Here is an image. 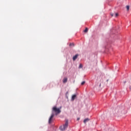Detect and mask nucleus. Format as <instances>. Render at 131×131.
Returning a JSON list of instances; mask_svg holds the SVG:
<instances>
[{
	"instance_id": "nucleus-9",
	"label": "nucleus",
	"mask_w": 131,
	"mask_h": 131,
	"mask_svg": "<svg viewBox=\"0 0 131 131\" xmlns=\"http://www.w3.org/2000/svg\"><path fill=\"white\" fill-rule=\"evenodd\" d=\"M88 31V28H86L84 30V32L85 33H87Z\"/></svg>"
},
{
	"instance_id": "nucleus-15",
	"label": "nucleus",
	"mask_w": 131,
	"mask_h": 131,
	"mask_svg": "<svg viewBox=\"0 0 131 131\" xmlns=\"http://www.w3.org/2000/svg\"><path fill=\"white\" fill-rule=\"evenodd\" d=\"M111 15L113 17L114 16V14L113 13H111Z\"/></svg>"
},
{
	"instance_id": "nucleus-11",
	"label": "nucleus",
	"mask_w": 131,
	"mask_h": 131,
	"mask_svg": "<svg viewBox=\"0 0 131 131\" xmlns=\"http://www.w3.org/2000/svg\"><path fill=\"white\" fill-rule=\"evenodd\" d=\"M85 81H83L81 82V84L82 85H84V84H85Z\"/></svg>"
},
{
	"instance_id": "nucleus-19",
	"label": "nucleus",
	"mask_w": 131,
	"mask_h": 131,
	"mask_svg": "<svg viewBox=\"0 0 131 131\" xmlns=\"http://www.w3.org/2000/svg\"><path fill=\"white\" fill-rule=\"evenodd\" d=\"M108 81V80L107 79V81Z\"/></svg>"
},
{
	"instance_id": "nucleus-10",
	"label": "nucleus",
	"mask_w": 131,
	"mask_h": 131,
	"mask_svg": "<svg viewBox=\"0 0 131 131\" xmlns=\"http://www.w3.org/2000/svg\"><path fill=\"white\" fill-rule=\"evenodd\" d=\"M83 66H82V64H80L79 66V69H81V68H82Z\"/></svg>"
},
{
	"instance_id": "nucleus-1",
	"label": "nucleus",
	"mask_w": 131,
	"mask_h": 131,
	"mask_svg": "<svg viewBox=\"0 0 131 131\" xmlns=\"http://www.w3.org/2000/svg\"><path fill=\"white\" fill-rule=\"evenodd\" d=\"M68 127V120L66 119L65 120V123L63 126H60L59 127V129L61 131H64L66 130V128H67Z\"/></svg>"
},
{
	"instance_id": "nucleus-3",
	"label": "nucleus",
	"mask_w": 131,
	"mask_h": 131,
	"mask_svg": "<svg viewBox=\"0 0 131 131\" xmlns=\"http://www.w3.org/2000/svg\"><path fill=\"white\" fill-rule=\"evenodd\" d=\"M53 112H54L55 113V115L57 116L58 114H60L61 112L59 108H57L56 106H54L53 108Z\"/></svg>"
},
{
	"instance_id": "nucleus-16",
	"label": "nucleus",
	"mask_w": 131,
	"mask_h": 131,
	"mask_svg": "<svg viewBox=\"0 0 131 131\" xmlns=\"http://www.w3.org/2000/svg\"><path fill=\"white\" fill-rule=\"evenodd\" d=\"M69 94V92H66V95H68Z\"/></svg>"
},
{
	"instance_id": "nucleus-13",
	"label": "nucleus",
	"mask_w": 131,
	"mask_h": 131,
	"mask_svg": "<svg viewBox=\"0 0 131 131\" xmlns=\"http://www.w3.org/2000/svg\"><path fill=\"white\" fill-rule=\"evenodd\" d=\"M126 8H127V11H129V6L127 5V6H126Z\"/></svg>"
},
{
	"instance_id": "nucleus-2",
	"label": "nucleus",
	"mask_w": 131,
	"mask_h": 131,
	"mask_svg": "<svg viewBox=\"0 0 131 131\" xmlns=\"http://www.w3.org/2000/svg\"><path fill=\"white\" fill-rule=\"evenodd\" d=\"M112 43V41H108L107 42V45L105 46V52H108L112 50V48H110L111 47V43Z\"/></svg>"
},
{
	"instance_id": "nucleus-7",
	"label": "nucleus",
	"mask_w": 131,
	"mask_h": 131,
	"mask_svg": "<svg viewBox=\"0 0 131 131\" xmlns=\"http://www.w3.org/2000/svg\"><path fill=\"white\" fill-rule=\"evenodd\" d=\"M68 81V78L67 77H64L63 79V83H66Z\"/></svg>"
},
{
	"instance_id": "nucleus-5",
	"label": "nucleus",
	"mask_w": 131,
	"mask_h": 131,
	"mask_svg": "<svg viewBox=\"0 0 131 131\" xmlns=\"http://www.w3.org/2000/svg\"><path fill=\"white\" fill-rule=\"evenodd\" d=\"M79 55L78 54H75L73 57V61L76 60V59L78 58Z\"/></svg>"
},
{
	"instance_id": "nucleus-6",
	"label": "nucleus",
	"mask_w": 131,
	"mask_h": 131,
	"mask_svg": "<svg viewBox=\"0 0 131 131\" xmlns=\"http://www.w3.org/2000/svg\"><path fill=\"white\" fill-rule=\"evenodd\" d=\"M90 120V119H89V118H86V119H85L83 121V122L84 124H85L86 122L89 121Z\"/></svg>"
},
{
	"instance_id": "nucleus-14",
	"label": "nucleus",
	"mask_w": 131,
	"mask_h": 131,
	"mask_svg": "<svg viewBox=\"0 0 131 131\" xmlns=\"http://www.w3.org/2000/svg\"><path fill=\"white\" fill-rule=\"evenodd\" d=\"M118 16V13H116L115 14V17H117Z\"/></svg>"
},
{
	"instance_id": "nucleus-18",
	"label": "nucleus",
	"mask_w": 131,
	"mask_h": 131,
	"mask_svg": "<svg viewBox=\"0 0 131 131\" xmlns=\"http://www.w3.org/2000/svg\"><path fill=\"white\" fill-rule=\"evenodd\" d=\"M126 83V81L124 82V83Z\"/></svg>"
},
{
	"instance_id": "nucleus-8",
	"label": "nucleus",
	"mask_w": 131,
	"mask_h": 131,
	"mask_svg": "<svg viewBox=\"0 0 131 131\" xmlns=\"http://www.w3.org/2000/svg\"><path fill=\"white\" fill-rule=\"evenodd\" d=\"M76 95L74 94L73 96H72L71 100L74 101L75 100V99L76 98Z\"/></svg>"
},
{
	"instance_id": "nucleus-17",
	"label": "nucleus",
	"mask_w": 131,
	"mask_h": 131,
	"mask_svg": "<svg viewBox=\"0 0 131 131\" xmlns=\"http://www.w3.org/2000/svg\"><path fill=\"white\" fill-rule=\"evenodd\" d=\"M80 120V118H77V120Z\"/></svg>"
},
{
	"instance_id": "nucleus-12",
	"label": "nucleus",
	"mask_w": 131,
	"mask_h": 131,
	"mask_svg": "<svg viewBox=\"0 0 131 131\" xmlns=\"http://www.w3.org/2000/svg\"><path fill=\"white\" fill-rule=\"evenodd\" d=\"M70 47H71V46H74V45L73 43H70V45H69Z\"/></svg>"
},
{
	"instance_id": "nucleus-4",
	"label": "nucleus",
	"mask_w": 131,
	"mask_h": 131,
	"mask_svg": "<svg viewBox=\"0 0 131 131\" xmlns=\"http://www.w3.org/2000/svg\"><path fill=\"white\" fill-rule=\"evenodd\" d=\"M54 116V114L53 113H52V115H51V117H50L49 119V124L51 123Z\"/></svg>"
}]
</instances>
